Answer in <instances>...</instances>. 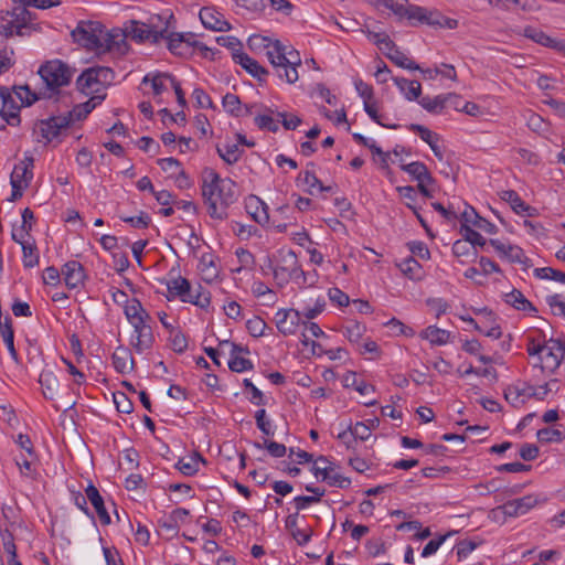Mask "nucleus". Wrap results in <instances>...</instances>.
Segmentation results:
<instances>
[{
    "label": "nucleus",
    "mask_w": 565,
    "mask_h": 565,
    "mask_svg": "<svg viewBox=\"0 0 565 565\" xmlns=\"http://www.w3.org/2000/svg\"><path fill=\"white\" fill-rule=\"evenodd\" d=\"M85 493H86L88 501L94 507V509L99 518L100 523L103 525L110 524V522H111L110 515L105 508L104 498L100 495L98 489L93 483H89L85 489Z\"/></svg>",
    "instance_id": "21"
},
{
    "label": "nucleus",
    "mask_w": 565,
    "mask_h": 565,
    "mask_svg": "<svg viewBox=\"0 0 565 565\" xmlns=\"http://www.w3.org/2000/svg\"><path fill=\"white\" fill-rule=\"evenodd\" d=\"M199 460L204 462V459L200 455H198L196 458H191L190 461H188V462H185L183 459H180L177 462L175 467L184 476H193L199 470V468H198Z\"/></svg>",
    "instance_id": "53"
},
{
    "label": "nucleus",
    "mask_w": 565,
    "mask_h": 565,
    "mask_svg": "<svg viewBox=\"0 0 565 565\" xmlns=\"http://www.w3.org/2000/svg\"><path fill=\"white\" fill-rule=\"evenodd\" d=\"M0 333L3 338V342L6 343L10 356L18 362L19 355L14 348V331L12 327V320L9 316H7L3 320L2 327L0 328Z\"/></svg>",
    "instance_id": "34"
},
{
    "label": "nucleus",
    "mask_w": 565,
    "mask_h": 565,
    "mask_svg": "<svg viewBox=\"0 0 565 565\" xmlns=\"http://www.w3.org/2000/svg\"><path fill=\"white\" fill-rule=\"evenodd\" d=\"M253 445L258 449L266 448L268 454L274 458H281L286 455L287 451V448L284 444H279L269 439H265L264 444L254 441Z\"/></svg>",
    "instance_id": "42"
},
{
    "label": "nucleus",
    "mask_w": 565,
    "mask_h": 565,
    "mask_svg": "<svg viewBox=\"0 0 565 565\" xmlns=\"http://www.w3.org/2000/svg\"><path fill=\"white\" fill-rule=\"evenodd\" d=\"M452 97L451 94L438 95L434 98L423 96L418 99V104L428 113L440 114L446 107V103Z\"/></svg>",
    "instance_id": "31"
},
{
    "label": "nucleus",
    "mask_w": 565,
    "mask_h": 565,
    "mask_svg": "<svg viewBox=\"0 0 565 565\" xmlns=\"http://www.w3.org/2000/svg\"><path fill=\"white\" fill-rule=\"evenodd\" d=\"M399 268L403 271V274L409 277L411 279L420 278L422 266L413 256H409L406 259H404L399 264Z\"/></svg>",
    "instance_id": "43"
},
{
    "label": "nucleus",
    "mask_w": 565,
    "mask_h": 565,
    "mask_svg": "<svg viewBox=\"0 0 565 565\" xmlns=\"http://www.w3.org/2000/svg\"><path fill=\"white\" fill-rule=\"evenodd\" d=\"M503 258L508 259L510 263L522 264L525 268L531 266V259L524 255L523 249L518 245L508 244L507 253Z\"/></svg>",
    "instance_id": "40"
},
{
    "label": "nucleus",
    "mask_w": 565,
    "mask_h": 565,
    "mask_svg": "<svg viewBox=\"0 0 565 565\" xmlns=\"http://www.w3.org/2000/svg\"><path fill=\"white\" fill-rule=\"evenodd\" d=\"M565 360V339H554L545 341L543 356H539L537 363H532L534 367L554 372Z\"/></svg>",
    "instance_id": "8"
},
{
    "label": "nucleus",
    "mask_w": 565,
    "mask_h": 565,
    "mask_svg": "<svg viewBox=\"0 0 565 565\" xmlns=\"http://www.w3.org/2000/svg\"><path fill=\"white\" fill-rule=\"evenodd\" d=\"M504 301L516 310L529 311L532 313L537 312V309L533 306V303L529 301L518 289H513L512 291L505 294Z\"/></svg>",
    "instance_id": "29"
},
{
    "label": "nucleus",
    "mask_w": 565,
    "mask_h": 565,
    "mask_svg": "<svg viewBox=\"0 0 565 565\" xmlns=\"http://www.w3.org/2000/svg\"><path fill=\"white\" fill-rule=\"evenodd\" d=\"M266 327V322L259 317H254L246 322L249 334L255 338L264 335Z\"/></svg>",
    "instance_id": "58"
},
{
    "label": "nucleus",
    "mask_w": 565,
    "mask_h": 565,
    "mask_svg": "<svg viewBox=\"0 0 565 565\" xmlns=\"http://www.w3.org/2000/svg\"><path fill=\"white\" fill-rule=\"evenodd\" d=\"M386 57L399 67L411 71L420 70V66L408 58L399 49L394 50L392 53H386Z\"/></svg>",
    "instance_id": "39"
},
{
    "label": "nucleus",
    "mask_w": 565,
    "mask_h": 565,
    "mask_svg": "<svg viewBox=\"0 0 565 565\" xmlns=\"http://www.w3.org/2000/svg\"><path fill=\"white\" fill-rule=\"evenodd\" d=\"M166 75H171L170 73H156L154 75L147 74L142 78V83L147 84L151 82V87L153 89V94L156 96L161 95L164 90H167L166 85L163 84L162 79L166 78Z\"/></svg>",
    "instance_id": "46"
},
{
    "label": "nucleus",
    "mask_w": 565,
    "mask_h": 565,
    "mask_svg": "<svg viewBox=\"0 0 565 565\" xmlns=\"http://www.w3.org/2000/svg\"><path fill=\"white\" fill-rule=\"evenodd\" d=\"M102 23L95 21H79L71 35L77 44L87 50H98L102 46L99 36Z\"/></svg>",
    "instance_id": "10"
},
{
    "label": "nucleus",
    "mask_w": 565,
    "mask_h": 565,
    "mask_svg": "<svg viewBox=\"0 0 565 565\" xmlns=\"http://www.w3.org/2000/svg\"><path fill=\"white\" fill-rule=\"evenodd\" d=\"M171 333V347L174 352L183 353L188 348V340L184 333L180 330L170 331Z\"/></svg>",
    "instance_id": "57"
},
{
    "label": "nucleus",
    "mask_w": 565,
    "mask_h": 565,
    "mask_svg": "<svg viewBox=\"0 0 565 565\" xmlns=\"http://www.w3.org/2000/svg\"><path fill=\"white\" fill-rule=\"evenodd\" d=\"M411 131L416 132L423 141L427 145H430L436 139H439V136L436 132H433L427 127L419 124H411L407 127Z\"/></svg>",
    "instance_id": "51"
},
{
    "label": "nucleus",
    "mask_w": 565,
    "mask_h": 565,
    "mask_svg": "<svg viewBox=\"0 0 565 565\" xmlns=\"http://www.w3.org/2000/svg\"><path fill=\"white\" fill-rule=\"evenodd\" d=\"M33 162L32 157H25L17 163L11 173L10 183L14 182L17 185L28 188L33 179Z\"/></svg>",
    "instance_id": "20"
},
{
    "label": "nucleus",
    "mask_w": 565,
    "mask_h": 565,
    "mask_svg": "<svg viewBox=\"0 0 565 565\" xmlns=\"http://www.w3.org/2000/svg\"><path fill=\"white\" fill-rule=\"evenodd\" d=\"M233 61L259 82H265L269 72L243 51L232 53Z\"/></svg>",
    "instance_id": "16"
},
{
    "label": "nucleus",
    "mask_w": 565,
    "mask_h": 565,
    "mask_svg": "<svg viewBox=\"0 0 565 565\" xmlns=\"http://www.w3.org/2000/svg\"><path fill=\"white\" fill-rule=\"evenodd\" d=\"M113 365L115 370L120 374H126L132 371L135 360L128 348L119 345L113 353Z\"/></svg>",
    "instance_id": "22"
},
{
    "label": "nucleus",
    "mask_w": 565,
    "mask_h": 565,
    "mask_svg": "<svg viewBox=\"0 0 565 565\" xmlns=\"http://www.w3.org/2000/svg\"><path fill=\"white\" fill-rule=\"evenodd\" d=\"M401 169L407 172L417 182L434 183L435 180L425 163L414 161L401 164Z\"/></svg>",
    "instance_id": "25"
},
{
    "label": "nucleus",
    "mask_w": 565,
    "mask_h": 565,
    "mask_svg": "<svg viewBox=\"0 0 565 565\" xmlns=\"http://www.w3.org/2000/svg\"><path fill=\"white\" fill-rule=\"evenodd\" d=\"M342 382L344 387H353L362 395L367 394L370 391L374 392V386L369 385L364 381H358L356 373L353 371H348L344 374Z\"/></svg>",
    "instance_id": "37"
},
{
    "label": "nucleus",
    "mask_w": 565,
    "mask_h": 565,
    "mask_svg": "<svg viewBox=\"0 0 565 565\" xmlns=\"http://www.w3.org/2000/svg\"><path fill=\"white\" fill-rule=\"evenodd\" d=\"M113 396L118 412L122 414H130L134 411V405L125 393L117 392L114 393Z\"/></svg>",
    "instance_id": "54"
},
{
    "label": "nucleus",
    "mask_w": 565,
    "mask_h": 565,
    "mask_svg": "<svg viewBox=\"0 0 565 565\" xmlns=\"http://www.w3.org/2000/svg\"><path fill=\"white\" fill-rule=\"evenodd\" d=\"M409 21L413 26L429 25L433 28L456 29L458 21L443 15L437 10H429L424 7L411 4Z\"/></svg>",
    "instance_id": "7"
},
{
    "label": "nucleus",
    "mask_w": 565,
    "mask_h": 565,
    "mask_svg": "<svg viewBox=\"0 0 565 565\" xmlns=\"http://www.w3.org/2000/svg\"><path fill=\"white\" fill-rule=\"evenodd\" d=\"M255 419L257 428L266 436H274L271 424L266 419V411L264 408L256 411Z\"/></svg>",
    "instance_id": "59"
},
{
    "label": "nucleus",
    "mask_w": 565,
    "mask_h": 565,
    "mask_svg": "<svg viewBox=\"0 0 565 565\" xmlns=\"http://www.w3.org/2000/svg\"><path fill=\"white\" fill-rule=\"evenodd\" d=\"M267 57L281 81L288 84L298 81L297 66L301 64L298 52H296V60L288 58L286 46L277 40L273 43V49L267 51Z\"/></svg>",
    "instance_id": "3"
},
{
    "label": "nucleus",
    "mask_w": 565,
    "mask_h": 565,
    "mask_svg": "<svg viewBox=\"0 0 565 565\" xmlns=\"http://www.w3.org/2000/svg\"><path fill=\"white\" fill-rule=\"evenodd\" d=\"M523 35L546 47H554L556 44L554 39L545 34L542 30L533 26H525L523 30Z\"/></svg>",
    "instance_id": "36"
},
{
    "label": "nucleus",
    "mask_w": 565,
    "mask_h": 565,
    "mask_svg": "<svg viewBox=\"0 0 565 565\" xmlns=\"http://www.w3.org/2000/svg\"><path fill=\"white\" fill-rule=\"evenodd\" d=\"M32 13L23 8L15 7L12 11H7L0 19V33L6 38L15 35L23 36L29 34L31 29Z\"/></svg>",
    "instance_id": "5"
},
{
    "label": "nucleus",
    "mask_w": 565,
    "mask_h": 565,
    "mask_svg": "<svg viewBox=\"0 0 565 565\" xmlns=\"http://www.w3.org/2000/svg\"><path fill=\"white\" fill-rule=\"evenodd\" d=\"M195 106L199 108H214L211 97L202 88H195L192 93Z\"/></svg>",
    "instance_id": "60"
},
{
    "label": "nucleus",
    "mask_w": 565,
    "mask_h": 565,
    "mask_svg": "<svg viewBox=\"0 0 565 565\" xmlns=\"http://www.w3.org/2000/svg\"><path fill=\"white\" fill-rule=\"evenodd\" d=\"M275 322L282 335H292L301 323V313L296 309H279L275 315Z\"/></svg>",
    "instance_id": "12"
},
{
    "label": "nucleus",
    "mask_w": 565,
    "mask_h": 565,
    "mask_svg": "<svg viewBox=\"0 0 565 565\" xmlns=\"http://www.w3.org/2000/svg\"><path fill=\"white\" fill-rule=\"evenodd\" d=\"M72 124L66 115L51 116L47 119L39 120L35 131L41 135L45 141L51 142L62 136Z\"/></svg>",
    "instance_id": "11"
},
{
    "label": "nucleus",
    "mask_w": 565,
    "mask_h": 565,
    "mask_svg": "<svg viewBox=\"0 0 565 565\" xmlns=\"http://www.w3.org/2000/svg\"><path fill=\"white\" fill-rule=\"evenodd\" d=\"M171 298H180L182 302H189L201 309L209 308V298L205 295H192L191 284L186 278L178 277L167 282Z\"/></svg>",
    "instance_id": "9"
},
{
    "label": "nucleus",
    "mask_w": 565,
    "mask_h": 565,
    "mask_svg": "<svg viewBox=\"0 0 565 565\" xmlns=\"http://www.w3.org/2000/svg\"><path fill=\"white\" fill-rule=\"evenodd\" d=\"M39 383L43 387L45 398L53 399V393L58 384L56 375L52 371H42L39 377Z\"/></svg>",
    "instance_id": "38"
},
{
    "label": "nucleus",
    "mask_w": 565,
    "mask_h": 565,
    "mask_svg": "<svg viewBox=\"0 0 565 565\" xmlns=\"http://www.w3.org/2000/svg\"><path fill=\"white\" fill-rule=\"evenodd\" d=\"M502 200H504L505 202H508L512 210L518 213V214H523V213H526L527 215L532 216V211H534L533 207H531L530 205H527L521 198L520 195L518 194V192H515L514 190H507V191H503L502 193Z\"/></svg>",
    "instance_id": "32"
},
{
    "label": "nucleus",
    "mask_w": 565,
    "mask_h": 565,
    "mask_svg": "<svg viewBox=\"0 0 565 565\" xmlns=\"http://www.w3.org/2000/svg\"><path fill=\"white\" fill-rule=\"evenodd\" d=\"M0 97L2 99L1 118L10 126H19L21 122L19 115L20 106L15 103L7 87L0 86Z\"/></svg>",
    "instance_id": "14"
},
{
    "label": "nucleus",
    "mask_w": 565,
    "mask_h": 565,
    "mask_svg": "<svg viewBox=\"0 0 565 565\" xmlns=\"http://www.w3.org/2000/svg\"><path fill=\"white\" fill-rule=\"evenodd\" d=\"M537 439L542 443L561 441L564 437L563 433L554 428H542L537 430Z\"/></svg>",
    "instance_id": "55"
},
{
    "label": "nucleus",
    "mask_w": 565,
    "mask_h": 565,
    "mask_svg": "<svg viewBox=\"0 0 565 565\" xmlns=\"http://www.w3.org/2000/svg\"><path fill=\"white\" fill-rule=\"evenodd\" d=\"M460 234L463 237L462 239L469 242L471 245L475 246V248H477V246L482 248L487 244L486 238L479 232L475 231L467 224H461Z\"/></svg>",
    "instance_id": "41"
},
{
    "label": "nucleus",
    "mask_w": 565,
    "mask_h": 565,
    "mask_svg": "<svg viewBox=\"0 0 565 565\" xmlns=\"http://www.w3.org/2000/svg\"><path fill=\"white\" fill-rule=\"evenodd\" d=\"M217 154L227 163H236L244 153V150L237 143L226 142L223 146H216Z\"/></svg>",
    "instance_id": "35"
},
{
    "label": "nucleus",
    "mask_w": 565,
    "mask_h": 565,
    "mask_svg": "<svg viewBox=\"0 0 565 565\" xmlns=\"http://www.w3.org/2000/svg\"><path fill=\"white\" fill-rule=\"evenodd\" d=\"M546 303L551 307L553 315H559L565 318V301L561 299V295L547 296Z\"/></svg>",
    "instance_id": "63"
},
{
    "label": "nucleus",
    "mask_w": 565,
    "mask_h": 565,
    "mask_svg": "<svg viewBox=\"0 0 565 565\" xmlns=\"http://www.w3.org/2000/svg\"><path fill=\"white\" fill-rule=\"evenodd\" d=\"M295 265H297V255L292 250L286 252L281 256V265L276 266L274 278L277 285L282 287L295 277Z\"/></svg>",
    "instance_id": "15"
},
{
    "label": "nucleus",
    "mask_w": 565,
    "mask_h": 565,
    "mask_svg": "<svg viewBox=\"0 0 565 565\" xmlns=\"http://www.w3.org/2000/svg\"><path fill=\"white\" fill-rule=\"evenodd\" d=\"M365 330L366 328L364 324L360 322H353L344 327L343 333L351 343H359Z\"/></svg>",
    "instance_id": "48"
},
{
    "label": "nucleus",
    "mask_w": 565,
    "mask_h": 565,
    "mask_svg": "<svg viewBox=\"0 0 565 565\" xmlns=\"http://www.w3.org/2000/svg\"><path fill=\"white\" fill-rule=\"evenodd\" d=\"M393 81L407 100L418 102V99H420L422 85L419 82L409 81L404 77H393Z\"/></svg>",
    "instance_id": "28"
},
{
    "label": "nucleus",
    "mask_w": 565,
    "mask_h": 565,
    "mask_svg": "<svg viewBox=\"0 0 565 565\" xmlns=\"http://www.w3.org/2000/svg\"><path fill=\"white\" fill-rule=\"evenodd\" d=\"M255 124L259 129H266L270 132H277L279 127L269 115H258L255 117Z\"/></svg>",
    "instance_id": "61"
},
{
    "label": "nucleus",
    "mask_w": 565,
    "mask_h": 565,
    "mask_svg": "<svg viewBox=\"0 0 565 565\" xmlns=\"http://www.w3.org/2000/svg\"><path fill=\"white\" fill-rule=\"evenodd\" d=\"M236 183L230 178L222 179L213 169L203 172L202 196L212 218L226 220L227 209L237 200Z\"/></svg>",
    "instance_id": "1"
},
{
    "label": "nucleus",
    "mask_w": 565,
    "mask_h": 565,
    "mask_svg": "<svg viewBox=\"0 0 565 565\" xmlns=\"http://www.w3.org/2000/svg\"><path fill=\"white\" fill-rule=\"evenodd\" d=\"M228 369L232 372L242 373L254 369V364L250 360L242 358L239 355L231 356L228 361Z\"/></svg>",
    "instance_id": "50"
},
{
    "label": "nucleus",
    "mask_w": 565,
    "mask_h": 565,
    "mask_svg": "<svg viewBox=\"0 0 565 565\" xmlns=\"http://www.w3.org/2000/svg\"><path fill=\"white\" fill-rule=\"evenodd\" d=\"M200 20L202 24L210 30L226 32L231 30V24L223 19V15L212 8L204 7L200 10Z\"/></svg>",
    "instance_id": "19"
},
{
    "label": "nucleus",
    "mask_w": 565,
    "mask_h": 565,
    "mask_svg": "<svg viewBox=\"0 0 565 565\" xmlns=\"http://www.w3.org/2000/svg\"><path fill=\"white\" fill-rule=\"evenodd\" d=\"M323 481H326L331 487H338L341 489H347L351 484V479L348 477H343L339 473H332V471H323Z\"/></svg>",
    "instance_id": "49"
},
{
    "label": "nucleus",
    "mask_w": 565,
    "mask_h": 565,
    "mask_svg": "<svg viewBox=\"0 0 565 565\" xmlns=\"http://www.w3.org/2000/svg\"><path fill=\"white\" fill-rule=\"evenodd\" d=\"M452 254L461 264L473 263L478 258V250L469 242L457 239L452 245Z\"/></svg>",
    "instance_id": "26"
},
{
    "label": "nucleus",
    "mask_w": 565,
    "mask_h": 565,
    "mask_svg": "<svg viewBox=\"0 0 565 565\" xmlns=\"http://www.w3.org/2000/svg\"><path fill=\"white\" fill-rule=\"evenodd\" d=\"M134 335L131 338V345L138 353L149 350L154 341L152 329L147 322L141 320L132 321Z\"/></svg>",
    "instance_id": "13"
},
{
    "label": "nucleus",
    "mask_w": 565,
    "mask_h": 565,
    "mask_svg": "<svg viewBox=\"0 0 565 565\" xmlns=\"http://www.w3.org/2000/svg\"><path fill=\"white\" fill-rule=\"evenodd\" d=\"M407 246L413 255H416L422 259L430 258V252L425 243L420 241H413L407 243Z\"/></svg>",
    "instance_id": "62"
},
{
    "label": "nucleus",
    "mask_w": 565,
    "mask_h": 565,
    "mask_svg": "<svg viewBox=\"0 0 565 565\" xmlns=\"http://www.w3.org/2000/svg\"><path fill=\"white\" fill-rule=\"evenodd\" d=\"M62 275L64 277L65 285L70 289H74L83 285L86 278L85 269L77 260H70L65 263L62 267Z\"/></svg>",
    "instance_id": "18"
},
{
    "label": "nucleus",
    "mask_w": 565,
    "mask_h": 565,
    "mask_svg": "<svg viewBox=\"0 0 565 565\" xmlns=\"http://www.w3.org/2000/svg\"><path fill=\"white\" fill-rule=\"evenodd\" d=\"M23 265L25 268H32L39 264V254L36 247L28 243L22 245Z\"/></svg>",
    "instance_id": "52"
},
{
    "label": "nucleus",
    "mask_w": 565,
    "mask_h": 565,
    "mask_svg": "<svg viewBox=\"0 0 565 565\" xmlns=\"http://www.w3.org/2000/svg\"><path fill=\"white\" fill-rule=\"evenodd\" d=\"M172 22H174L172 13L152 17L149 24L132 21L129 35L138 43L149 41L152 44H158L164 36V32L174 28Z\"/></svg>",
    "instance_id": "2"
},
{
    "label": "nucleus",
    "mask_w": 565,
    "mask_h": 565,
    "mask_svg": "<svg viewBox=\"0 0 565 565\" xmlns=\"http://www.w3.org/2000/svg\"><path fill=\"white\" fill-rule=\"evenodd\" d=\"M450 332L436 326H429L420 332V338L434 345H444L449 341Z\"/></svg>",
    "instance_id": "33"
},
{
    "label": "nucleus",
    "mask_w": 565,
    "mask_h": 565,
    "mask_svg": "<svg viewBox=\"0 0 565 565\" xmlns=\"http://www.w3.org/2000/svg\"><path fill=\"white\" fill-rule=\"evenodd\" d=\"M119 218L122 222L130 224L135 228H147L151 223L149 214L143 211H140L139 215L137 216L119 215Z\"/></svg>",
    "instance_id": "47"
},
{
    "label": "nucleus",
    "mask_w": 565,
    "mask_h": 565,
    "mask_svg": "<svg viewBox=\"0 0 565 565\" xmlns=\"http://www.w3.org/2000/svg\"><path fill=\"white\" fill-rule=\"evenodd\" d=\"M38 73L45 83L46 88L52 92V94L49 95V97L52 98L54 94L60 93V87L70 84L74 70L61 60H53L41 65Z\"/></svg>",
    "instance_id": "4"
},
{
    "label": "nucleus",
    "mask_w": 565,
    "mask_h": 565,
    "mask_svg": "<svg viewBox=\"0 0 565 565\" xmlns=\"http://www.w3.org/2000/svg\"><path fill=\"white\" fill-rule=\"evenodd\" d=\"M115 78V73L110 67L107 66H92L82 72L76 79L77 89L87 95L88 93H97L98 88L96 85H109Z\"/></svg>",
    "instance_id": "6"
},
{
    "label": "nucleus",
    "mask_w": 565,
    "mask_h": 565,
    "mask_svg": "<svg viewBox=\"0 0 565 565\" xmlns=\"http://www.w3.org/2000/svg\"><path fill=\"white\" fill-rule=\"evenodd\" d=\"M364 110L365 113L371 117L372 120H374L376 124L381 125L382 127L390 128V129H397L399 125L393 124H386L382 120L383 116L379 115L377 109L373 103L364 102Z\"/></svg>",
    "instance_id": "56"
},
{
    "label": "nucleus",
    "mask_w": 565,
    "mask_h": 565,
    "mask_svg": "<svg viewBox=\"0 0 565 565\" xmlns=\"http://www.w3.org/2000/svg\"><path fill=\"white\" fill-rule=\"evenodd\" d=\"M534 276L540 279H551L565 284V273L552 267L535 268Z\"/></svg>",
    "instance_id": "45"
},
{
    "label": "nucleus",
    "mask_w": 565,
    "mask_h": 565,
    "mask_svg": "<svg viewBox=\"0 0 565 565\" xmlns=\"http://www.w3.org/2000/svg\"><path fill=\"white\" fill-rule=\"evenodd\" d=\"M170 30L171 29L166 31L164 36L162 38L163 40H167V42H168V44H167L168 50L172 54L178 55V56L189 55L190 50H189V45L186 43H184L185 42L184 33H178V32H173Z\"/></svg>",
    "instance_id": "23"
},
{
    "label": "nucleus",
    "mask_w": 565,
    "mask_h": 565,
    "mask_svg": "<svg viewBox=\"0 0 565 565\" xmlns=\"http://www.w3.org/2000/svg\"><path fill=\"white\" fill-rule=\"evenodd\" d=\"M125 315L127 319L132 324V321H143L147 322L151 319L149 313L143 309L141 302L137 298H132L130 301L128 300L125 303Z\"/></svg>",
    "instance_id": "30"
},
{
    "label": "nucleus",
    "mask_w": 565,
    "mask_h": 565,
    "mask_svg": "<svg viewBox=\"0 0 565 565\" xmlns=\"http://www.w3.org/2000/svg\"><path fill=\"white\" fill-rule=\"evenodd\" d=\"M222 105L230 115L235 117L241 116L242 103L237 95L227 93L222 99Z\"/></svg>",
    "instance_id": "44"
},
{
    "label": "nucleus",
    "mask_w": 565,
    "mask_h": 565,
    "mask_svg": "<svg viewBox=\"0 0 565 565\" xmlns=\"http://www.w3.org/2000/svg\"><path fill=\"white\" fill-rule=\"evenodd\" d=\"M537 503L534 494H527L519 499L510 500L502 505L503 513L508 516H520L527 513Z\"/></svg>",
    "instance_id": "17"
},
{
    "label": "nucleus",
    "mask_w": 565,
    "mask_h": 565,
    "mask_svg": "<svg viewBox=\"0 0 565 565\" xmlns=\"http://www.w3.org/2000/svg\"><path fill=\"white\" fill-rule=\"evenodd\" d=\"M246 210L260 225H264L269 221V215L267 212L268 206L257 196H249L246 202Z\"/></svg>",
    "instance_id": "27"
},
{
    "label": "nucleus",
    "mask_w": 565,
    "mask_h": 565,
    "mask_svg": "<svg viewBox=\"0 0 565 565\" xmlns=\"http://www.w3.org/2000/svg\"><path fill=\"white\" fill-rule=\"evenodd\" d=\"M106 565H124V561L116 547H103Z\"/></svg>",
    "instance_id": "64"
},
{
    "label": "nucleus",
    "mask_w": 565,
    "mask_h": 565,
    "mask_svg": "<svg viewBox=\"0 0 565 565\" xmlns=\"http://www.w3.org/2000/svg\"><path fill=\"white\" fill-rule=\"evenodd\" d=\"M104 99L105 95H95L89 100L74 106V108L65 115L66 117H70L71 124L75 120H83L96 107V105L100 104Z\"/></svg>",
    "instance_id": "24"
}]
</instances>
